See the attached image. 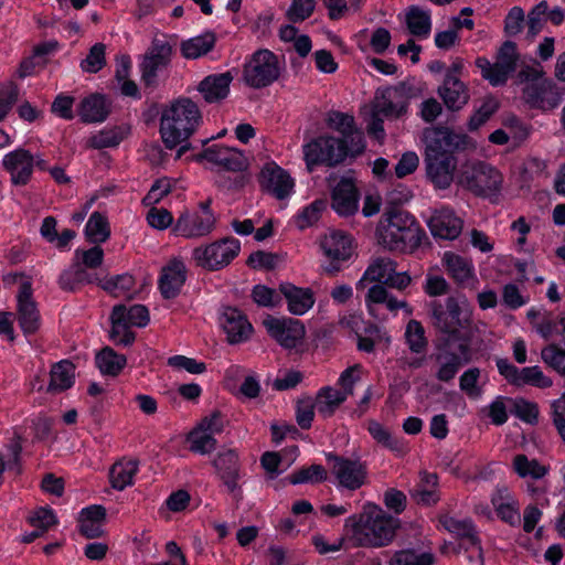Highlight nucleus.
<instances>
[{"label":"nucleus","instance_id":"1","mask_svg":"<svg viewBox=\"0 0 565 565\" xmlns=\"http://www.w3.org/2000/svg\"><path fill=\"white\" fill-rule=\"evenodd\" d=\"M422 141L427 178L438 189L449 188L458 163L455 153L475 148L472 140L448 127L433 126L423 130Z\"/></svg>","mask_w":565,"mask_h":565},{"label":"nucleus","instance_id":"2","mask_svg":"<svg viewBox=\"0 0 565 565\" xmlns=\"http://www.w3.org/2000/svg\"><path fill=\"white\" fill-rule=\"evenodd\" d=\"M401 526L398 519L376 504L367 503L359 514L345 520L347 539L354 547H383L395 537Z\"/></svg>","mask_w":565,"mask_h":565},{"label":"nucleus","instance_id":"3","mask_svg":"<svg viewBox=\"0 0 565 565\" xmlns=\"http://www.w3.org/2000/svg\"><path fill=\"white\" fill-rule=\"evenodd\" d=\"M201 111L198 105L189 98H180L167 106L160 117V136L167 149L180 148L177 159H180L191 148L188 139L194 134L201 122Z\"/></svg>","mask_w":565,"mask_h":565},{"label":"nucleus","instance_id":"4","mask_svg":"<svg viewBox=\"0 0 565 565\" xmlns=\"http://www.w3.org/2000/svg\"><path fill=\"white\" fill-rule=\"evenodd\" d=\"M377 226L379 244L391 252L413 253L422 242V230L406 211L394 209Z\"/></svg>","mask_w":565,"mask_h":565},{"label":"nucleus","instance_id":"5","mask_svg":"<svg viewBox=\"0 0 565 565\" xmlns=\"http://www.w3.org/2000/svg\"><path fill=\"white\" fill-rule=\"evenodd\" d=\"M457 182L476 195L487 196L500 189L502 177L486 162L467 161L459 169Z\"/></svg>","mask_w":565,"mask_h":565},{"label":"nucleus","instance_id":"6","mask_svg":"<svg viewBox=\"0 0 565 565\" xmlns=\"http://www.w3.org/2000/svg\"><path fill=\"white\" fill-rule=\"evenodd\" d=\"M350 147L349 143L332 136H323L311 140L303 147L308 170L312 171L313 167L319 164L338 166L348 156H351Z\"/></svg>","mask_w":565,"mask_h":565},{"label":"nucleus","instance_id":"7","mask_svg":"<svg viewBox=\"0 0 565 565\" xmlns=\"http://www.w3.org/2000/svg\"><path fill=\"white\" fill-rule=\"evenodd\" d=\"M239 250L241 244L236 238L225 237L194 248L192 258L196 266L205 270L217 271L228 266Z\"/></svg>","mask_w":565,"mask_h":565},{"label":"nucleus","instance_id":"8","mask_svg":"<svg viewBox=\"0 0 565 565\" xmlns=\"http://www.w3.org/2000/svg\"><path fill=\"white\" fill-rule=\"evenodd\" d=\"M280 76L278 57L267 49L256 51L244 65L243 78L253 88L269 86Z\"/></svg>","mask_w":565,"mask_h":565},{"label":"nucleus","instance_id":"9","mask_svg":"<svg viewBox=\"0 0 565 565\" xmlns=\"http://www.w3.org/2000/svg\"><path fill=\"white\" fill-rule=\"evenodd\" d=\"M519 53L516 44L512 41H505L500 46L494 63H490L484 57H479L476 65L480 68L482 77L489 81L493 86L503 85L509 75L516 68Z\"/></svg>","mask_w":565,"mask_h":565},{"label":"nucleus","instance_id":"10","mask_svg":"<svg viewBox=\"0 0 565 565\" xmlns=\"http://www.w3.org/2000/svg\"><path fill=\"white\" fill-rule=\"evenodd\" d=\"M462 305L465 300L460 301L457 297H448L445 303L431 301L429 312L434 328L448 337H457L458 330L468 321L467 317L461 318L465 312Z\"/></svg>","mask_w":565,"mask_h":565},{"label":"nucleus","instance_id":"11","mask_svg":"<svg viewBox=\"0 0 565 565\" xmlns=\"http://www.w3.org/2000/svg\"><path fill=\"white\" fill-rule=\"evenodd\" d=\"M212 463L227 492L236 502H239L243 499V492L242 486L238 482L241 479V465L236 451L228 449L220 452Z\"/></svg>","mask_w":565,"mask_h":565},{"label":"nucleus","instance_id":"12","mask_svg":"<svg viewBox=\"0 0 565 565\" xmlns=\"http://www.w3.org/2000/svg\"><path fill=\"white\" fill-rule=\"evenodd\" d=\"M364 116L367 121V132L376 139H382L385 135L383 118L397 119L403 115L398 113L397 107L383 89L376 93L371 106L365 108Z\"/></svg>","mask_w":565,"mask_h":565},{"label":"nucleus","instance_id":"13","mask_svg":"<svg viewBox=\"0 0 565 565\" xmlns=\"http://www.w3.org/2000/svg\"><path fill=\"white\" fill-rule=\"evenodd\" d=\"M268 333L285 349H296L303 341L306 328L297 319H277L268 317L264 320Z\"/></svg>","mask_w":565,"mask_h":565},{"label":"nucleus","instance_id":"14","mask_svg":"<svg viewBox=\"0 0 565 565\" xmlns=\"http://www.w3.org/2000/svg\"><path fill=\"white\" fill-rule=\"evenodd\" d=\"M17 317L25 334L35 333L41 327V315L33 298L31 281H23L17 295Z\"/></svg>","mask_w":565,"mask_h":565},{"label":"nucleus","instance_id":"15","mask_svg":"<svg viewBox=\"0 0 565 565\" xmlns=\"http://www.w3.org/2000/svg\"><path fill=\"white\" fill-rule=\"evenodd\" d=\"M2 167L10 175L12 185L25 186L33 175L34 157L29 150L19 148L4 154Z\"/></svg>","mask_w":565,"mask_h":565},{"label":"nucleus","instance_id":"16","mask_svg":"<svg viewBox=\"0 0 565 565\" xmlns=\"http://www.w3.org/2000/svg\"><path fill=\"white\" fill-rule=\"evenodd\" d=\"M329 460L334 461L333 473L340 486L348 490L360 489L366 481V463L360 458L349 459L337 455H329Z\"/></svg>","mask_w":565,"mask_h":565},{"label":"nucleus","instance_id":"17","mask_svg":"<svg viewBox=\"0 0 565 565\" xmlns=\"http://www.w3.org/2000/svg\"><path fill=\"white\" fill-rule=\"evenodd\" d=\"M258 181L262 190L277 200H284L289 196L295 186L291 175L274 162L264 166Z\"/></svg>","mask_w":565,"mask_h":565},{"label":"nucleus","instance_id":"18","mask_svg":"<svg viewBox=\"0 0 565 565\" xmlns=\"http://www.w3.org/2000/svg\"><path fill=\"white\" fill-rule=\"evenodd\" d=\"M434 356L437 365L435 376L440 382H450L460 367L471 362V358L467 355L466 345L461 347L460 351H455L449 341H446Z\"/></svg>","mask_w":565,"mask_h":565},{"label":"nucleus","instance_id":"19","mask_svg":"<svg viewBox=\"0 0 565 565\" xmlns=\"http://www.w3.org/2000/svg\"><path fill=\"white\" fill-rule=\"evenodd\" d=\"M327 124L329 128L337 130L342 135V137L339 138L341 141L351 146L350 150L352 157L361 154L364 151V137L363 134L356 129L353 116L331 110L328 113Z\"/></svg>","mask_w":565,"mask_h":565},{"label":"nucleus","instance_id":"20","mask_svg":"<svg viewBox=\"0 0 565 565\" xmlns=\"http://www.w3.org/2000/svg\"><path fill=\"white\" fill-rule=\"evenodd\" d=\"M172 54V45L163 40L154 38L151 46L143 56L141 63L142 79L147 85H151L157 77L160 68L168 66Z\"/></svg>","mask_w":565,"mask_h":565},{"label":"nucleus","instance_id":"21","mask_svg":"<svg viewBox=\"0 0 565 565\" xmlns=\"http://www.w3.org/2000/svg\"><path fill=\"white\" fill-rule=\"evenodd\" d=\"M523 95L531 106L544 110L555 108L562 100L559 89L546 78L525 85Z\"/></svg>","mask_w":565,"mask_h":565},{"label":"nucleus","instance_id":"22","mask_svg":"<svg viewBox=\"0 0 565 565\" xmlns=\"http://www.w3.org/2000/svg\"><path fill=\"white\" fill-rule=\"evenodd\" d=\"M186 280V267L179 258L170 259L161 269L158 287L161 296L169 300L181 292Z\"/></svg>","mask_w":565,"mask_h":565},{"label":"nucleus","instance_id":"23","mask_svg":"<svg viewBox=\"0 0 565 565\" xmlns=\"http://www.w3.org/2000/svg\"><path fill=\"white\" fill-rule=\"evenodd\" d=\"M222 327L231 344L245 342L249 339L253 327L245 315L236 308L227 307L222 313Z\"/></svg>","mask_w":565,"mask_h":565},{"label":"nucleus","instance_id":"24","mask_svg":"<svg viewBox=\"0 0 565 565\" xmlns=\"http://www.w3.org/2000/svg\"><path fill=\"white\" fill-rule=\"evenodd\" d=\"M203 159L222 166L228 171L237 172L247 168V159L241 151L235 149L212 146L195 156L196 161H201Z\"/></svg>","mask_w":565,"mask_h":565},{"label":"nucleus","instance_id":"25","mask_svg":"<svg viewBox=\"0 0 565 565\" xmlns=\"http://www.w3.org/2000/svg\"><path fill=\"white\" fill-rule=\"evenodd\" d=\"M214 226L215 217L213 214L190 215L184 212L178 217L173 231L183 237L193 238L210 234Z\"/></svg>","mask_w":565,"mask_h":565},{"label":"nucleus","instance_id":"26","mask_svg":"<svg viewBox=\"0 0 565 565\" xmlns=\"http://www.w3.org/2000/svg\"><path fill=\"white\" fill-rule=\"evenodd\" d=\"M462 220L454 211L443 207L434 213L428 221L429 230L435 237L455 239L461 233Z\"/></svg>","mask_w":565,"mask_h":565},{"label":"nucleus","instance_id":"27","mask_svg":"<svg viewBox=\"0 0 565 565\" xmlns=\"http://www.w3.org/2000/svg\"><path fill=\"white\" fill-rule=\"evenodd\" d=\"M106 509L103 505L94 504L82 509L78 515V531L88 540L99 539L105 534Z\"/></svg>","mask_w":565,"mask_h":565},{"label":"nucleus","instance_id":"28","mask_svg":"<svg viewBox=\"0 0 565 565\" xmlns=\"http://www.w3.org/2000/svg\"><path fill=\"white\" fill-rule=\"evenodd\" d=\"M438 94L446 107L452 111L461 109L469 100L466 85L451 72L446 75L443 86L438 88Z\"/></svg>","mask_w":565,"mask_h":565},{"label":"nucleus","instance_id":"29","mask_svg":"<svg viewBox=\"0 0 565 565\" xmlns=\"http://www.w3.org/2000/svg\"><path fill=\"white\" fill-rule=\"evenodd\" d=\"M332 207L340 215H352L358 211V191L353 182L342 179L332 191Z\"/></svg>","mask_w":565,"mask_h":565},{"label":"nucleus","instance_id":"30","mask_svg":"<svg viewBox=\"0 0 565 565\" xmlns=\"http://www.w3.org/2000/svg\"><path fill=\"white\" fill-rule=\"evenodd\" d=\"M111 111V104L104 95L92 94L78 107V116L85 124L103 122Z\"/></svg>","mask_w":565,"mask_h":565},{"label":"nucleus","instance_id":"31","mask_svg":"<svg viewBox=\"0 0 565 565\" xmlns=\"http://www.w3.org/2000/svg\"><path fill=\"white\" fill-rule=\"evenodd\" d=\"M232 79L228 72L209 75L200 82L198 90L206 103H218L227 97Z\"/></svg>","mask_w":565,"mask_h":565},{"label":"nucleus","instance_id":"32","mask_svg":"<svg viewBox=\"0 0 565 565\" xmlns=\"http://www.w3.org/2000/svg\"><path fill=\"white\" fill-rule=\"evenodd\" d=\"M75 380V365L70 360L54 363L50 370L46 393L56 395L70 390Z\"/></svg>","mask_w":565,"mask_h":565},{"label":"nucleus","instance_id":"33","mask_svg":"<svg viewBox=\"0 0 565 565\" xmlns=\"http://www.w3.org/2000/svg\"><path fill=\"white\" fill-rule=\"evenodd\" d=\"M439 522L449 533L456 535L458 539H466L471 545L477 546L480 565H482V547L480 546V540L472 522L470 520H457L449 514L440 515Z\"/></svg>","mask_w":565,"mask_h":565},{"label":"nucleus","instance_id":"34","mask_svg":"<svg viewBox=\"0 0 565 565\" xmlns=\"http://www.w3.org/2000/svg\"><path fill=\"white\" fill-rule=\"evenodd\" d=\"M280 292L288 302V309L294 315H303L315 303L313 294L310 289L298 288L291 284H281Z\"/></svg>","mask_w":565,"mask_h":565},{"label":"nucleus","instance_id":"35","mask_svg":"<svg viewBox=\"0 0 565 565\" xmlns=\"http://www.w3.org/2000/svg\"><path fill=\"white\" fill-rule=\"evenodd\" d=\"M111 330L109 332L110 340L116 345L129 347L135 341V333L129 330L126 321V307L117 305L113 308L110 315Z\"/></svg>","mask_w":565,"mask_h":565},{"label":"nucleus","instance_id":"36","mask_svg":"<svg viewBox=\"0 0 565 565\" xmlns=\"http://www.w3.org/2000/svg\"><path fill=\"white\" fill-rule=\"evenodd\" d=\"M138 471L137 460L119 459L109 468V483L113 489L122 491L134 483V477Z\"/></svg>","mask_w":565,"mask_h":565},{"label":"nucleus","instance_id":"37","mask_svg":"<svg viewBox=\"0 0 565 565\" xmlns=\"http://www.w3.org/2000/svg\"><path fill=\"white\" fill-rule=\"evenodd\" d=\"M324 254L334 260H347L352 254L351 238L342 232L333 231L321 243Z\"/></svg>","mask_w":565,"mask_h":565},{"label":"nucleus","instance_id":"38","mask_svg":"<svg viewBox=\"0 0 565 565\" xmlns=\"http://www.w3.org/2000/svg\"><path fill=\"white\" fill-rule=\"evenodd\" d=\"M215 41L216 38L213 32H205L202 35L182 41L180 44L182 56L186 60H195L206 55L213 50Z\"/></svg>","mask_w":565,"mask_h":565},{"label":"nucleus","instance_id":"39","mask_svg":"<svg viewBox=\"0 0 565 565\" xmlns=\"http://www.w3.org/2000/svg\"><path fill=\"white\" fill-rule=\"evenodd\" d=\"M396 269V263L386 257L376 258L358 281L356 288L364 289L366 281L386 284V278Z\"/></svg>","mask_w":565,"mask_h":565},{"label":"nucleus","instance_id":"40","mask_svg":"<svg viewBox=\"0 0 565 565\" xmlns=\"http://www.w3.org/2000/svg\"><path fill=\"white\" fill-rule=\"evenodd\" d=\"M347 393L327 386L321 388L316 396V408L319 414L329 417L347 399Z\"/></svg>","mask_w":565,"mask_h":565},{"label":"nucleus","instance_id":"41","mask_svg":"<svg viewBox=\"0 0 565 565\" xmlns=\"http://www.w3.org/2000/svg\"><path fill=\"white\" fill-rule=\"evenodd\" d=\"M96 365L105 375L116 376L126 365V356L118 354L110 347L103 348L96 354Z\"/></svg>","mask_w":565,"mask_h":565},{"label":"nucleus","instance_id":"42","mask_svg":"<svg viewBox=\"0 0 565 565\" xmlns=\"http://www.w3.org/2000/svg\"><path fill=\"white\" fill-rule=\"evenodd\" d=\"M405 20L412 35L427 36L430 33L431 20L428 11L417 6H412L406 12Z\"/></svg>","mask_w":565,"mask_h":565},{"label":"nucleus","instance_id":"43","mask_svg":"<svg viewBox=\"0 0 565 565\" xmlns=\"http://www.w3.org/2000/svg\"><path fill=\"white\" fill-rule=\"evenodd\" d=\"M484 329L486 324L483 322L470 324L468 320L466 326L458 330V335L451 337L452 339H447V341L451 344L452 340H458L457 350L460 351V348L466 345L467 355L472 359V349H478L482 342V340L477 339V334L481 333Z\"/></svg>","mask_w":565,"mask_h":565},{"label":"nucleus","instance_id":"44","mask_svg":"<svg viewBox=\"0 0 565 565\" xmlns=\"http://www.w3.org/2000/svg\"><path fill=\"white\" fill-rule=\"evenodd\" d=\"M384 92L402 115L407 113L409 99L419 95V89L406 82H401L395 86L387 87Z\"/></svg>","mask_w":565,"mask_h":565},{"label":"nucleus","instance_id":"45","mask_svg":"<svg viewBox=\"0 0 565 565\" xmlns=\"http://www.w3.org/2000/svg\"><path fill=\"white\" fill-rule=\"evenodd\" d=\"M85 235L94 244L107 241L110 235L107 218L99 212H94L86 224Z\"/></svg>","mask_w":565,"mask_h":565},{"label":"nucleus","instance_id":"46","mask_svg":"<svg viewBox=\"0 0 565 565\" xmlns=\"http://www.w3.org/2000/svg\"><path fill=\"white\" fill-rule=\"evenodd\" d=\"M430 553H418L413 548L397 551L391 557L388 565H433Z\"/></svg>","mask_w":565,"mask_h":565},{"label":"nucleus","instance_id":"47","mask_svg":"<svg viewBox=\"0 0 565 565\" xmlns=\"http://www.w3.org/2000/svg\"><path fill=\"white\" fill-rule=\"evenodd\" d=\"M444 260L447 271L457 282H465L471 277V267L461 256L446 253Z\"/></svg>","mask_w":565,"mask_h":565},{"label":"nucleus","instance_id":"48","mask_svg":"<svg viewBox=\"0 0 565 565\" xmlns=\"http://www.w3.org/2000/svg\"><path fill=\"white\" fill-rule=\"evenodd\" d=\"M192 452L205 455L216 448V439L209 433L194 427L186 437Z\"/></svg>","mask_w":565,"mask_h":565},{"label":"nucleus","instance_id":"49","mask_svg":"<svg viewBox=\"0 0 565 565\" xmlns=\"http://www.w3.org/2000/svg\"><path fill=\"white\" fill-rule=\"evenodd\" d=\"M513 468L515 472L524 478V477H532L534 479H540L544 477L547 472V468L540 465L537 460H529V458L523 455H516L513 459Z\"/></svg>","mask_w":565,"mask_h":565},{"label":"nucleus","instance_id":"50","mask_svg":"<svg viewBox=\"0 0 565 565\" xmlns=\"http://www.w3.org/2000/svg\"><path fill=\"white\" fill-rule=\"evenodd\" d=\"M405 339L408 348L414 353L424 352L427 348V340L425 338V330L422 323L417 320H409L406 326Z\"/></svg>","mask_w":565,"mask_h":565},{"label":"nucleus","instance_id":"51","mask_svg":"<svg viewBox=\"0 0 565 565\" xmlns=\"http://www.w3.org/2000/svg\"><path fill=\"white\" fill-rule=\"evenodd\" d=\"M367 431L372 438L380 445L391 450H399V441L392 435V433L381 423L374 419L367 422Z\"/></svg>","mask_w":565,"mask_h":565},{"label":"nucleus","instance_id":"52","mask_svg":"<svg viewBox=\"0 0 565 565\" xmlns=\"http://www.w3.org/2000/svg\"><path fill=\"white\" fill-rule=\"evenodd\" d=\"M327 479V470L321 465H311L308 468H302L288 477L291 484H299L306 482H321Z\"/></svg>","mask_w":565,"mask_h":565},{"label":"nucleus","instance_id":"53","mask_svg":"<svg viewBox=\"0 0 565 565\" xmlns=\"http://www.w3.org/2000/svg\"><path fill=\"white\" fill-rule=\"evenodd\" d=\"M106 46L103 43L94 44L87 56L81 62V68L87 73H97L106 64Z\"/></svg>","mask_w":565,"mask_h":565},{"label":"nucleus","instance_id":"54","mask_svg":"<svg viewBox=\"0 0 565 565\" xmlns=\"http://www.w3.org/2000/svg\"><path fill=\"white\" fill-rule=\"evenodd\" d=\"M28 522L34 529H39L43 533H46L51 527L55 526L58 521L52 509L42 507L29 514Z\"/></svg>","mask_w":565,"mask_h":565},{"label":"nucleus","instance_id":"55","mask_svg":"<svg viewBox=\"0 0 565 565\" xmlns=\"http://www.w3.org/2000/svg\"><path fill=\"white\" fill-rule=\"evenodd\" d=\"M553 382L545 376L539 366L523 367L520 371V380L518 386L532 385L540 388L552 386Z\"/></svg>","mask_w":565,"mask_h":565},{"label":"nucleus","instance_id":"56","mask_svg":"<svg viewBox=\"0 0 565 565\" xmlns=\"http://www.w3.org/2000/svg\"><path fill=\"white\" fill-rule=\"evenodd\" d=\"M327 207V201L323 199L316 200L297 216V226L301 230L313 225L320 218L322 212Z\"/></svg>","mask_w":565,"mask_h":565},{"label":"nucleus","instance_id":"57","mask_svg":"<svg viewBox=\"0 0 565 565\" xmlns=\"http://www.w3.org/2000/svg\"><path fill=\"white\" fill-rule=\"evenodd\" d=\"M316 0H294L286 11L287 19L292 23L302 22L315 11Z\"/></svg>","mask_w":565,"mask_h":565},{"label":"nucleus","instance_id":"58","mask_svg":"<svg viewBox=\"0 0 565 565\" xmlns=\"http://www.w3.org/2000/svg\"><path fill=\"white\" fill-rule=\"evenodd\" d=\"M122 137L119 135L117 128L102 130L98 134L92 136L87 140V147L93 149H103L115 147L119 145Z\"/></svg>","mask_w":565,"mask_h":565},{"label":"nucleus","instance_id":"59","mask_svg":"<svg viewBox=\"0 0 565 565\" xmlns=\"http://www.w3.org/2000/svg\"><path fill=\"white\" fill-rule=\"evenodd\" d=\"M498 102L489 97L483 104L477 109V111L470 117L468 122L469 130H477L480 126H482L498 109Z\"/></svg>","mask_w":565,"mask_h":565},{"label":"nucleus","instance_id":"60","mask_svg":"<svg viewBox=\"0 0 565 565\" xmlns=\"http://www.w3.org/2000/svg\"><path fill=\"white\" fill-rule=\"evenodd\" d=\"M547 11V2L541 1L527 14L526 24L531 36H535L542 30L544 22L546 21Z\"/></svg>","mask_w":565,"mask_h":565},{"label":"nucleus","instance_id":"61","mask_svg":"<svg viewBox=\"0 0 565 565\" xmlns=\"http://www.w3.org/2000/svg\"><path fill=\"white\" fill-rule=\"evenodd\" d=\"M316 402L310 397L301 398L297 402L296 420L302 429H308L315 417Z\"/></svg>","mask_w":565,"mask_h":565},{"label":"nucleus","instance_id":"62","mask_svg":"<svg viewBox=\"0 0 565 565\" xmlns=\"http://www.w3.org/2000/svg\"><path fill=\"white\" fill-rule=\"evenodd\" d=\"M480 377V370L478 367L468 369L459 379V386L470 397H479L481 388L477 385Z\"/></svg>","mask_w":565,"mask_h":565},{"label":"nucleus","instance_id":"63","mask_svg":"<svg viewBox=\"0 0 565 565\" xmlns=\"http://www.w3.org/2000/svg\"><path fill=\"white\" fill-rule=\"evenodd\" d=\"M135 280L130 275H118L114 278L107 279L103 285V289L111 292L115 297L124 296L127 291L131 290Z\"/></svg>","mask_w":565,"mask_h":565},{"label":"nucleus","instance_id":"64","mask_svg":"<svg viewBox=\"0 0 565 565\" xmlns=\"http://www.w3.org/2000/svg\"><path fill=\"white\" fill-rule=\"evenodd\" d=\"M513 405L512 413L520 419L529 424H533L537 420L539 409L535 403L524 398H518L514 401Z\"/></svg>","mask_w":565,"mask_h":565}]
</instances>
